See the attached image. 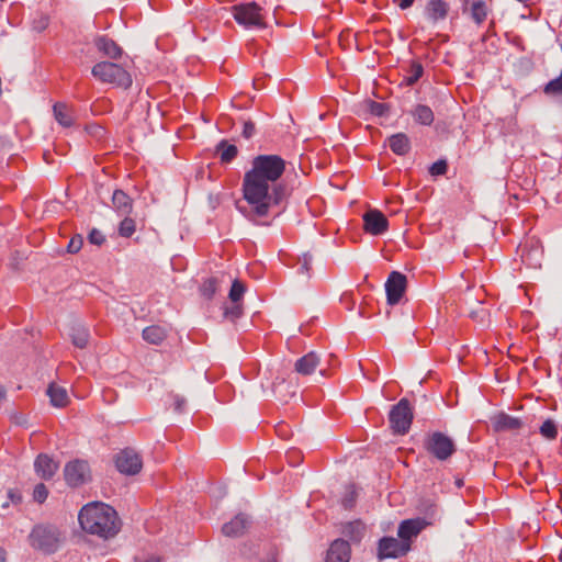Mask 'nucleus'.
I'll list each match as a JSON object with an SVG mask.
<instances>
[{"instance_id":"5701e85b","label":"nucleus","mask_w":562,"mask_h":562,"mask_svg":"<svg viewBox=\"0 0 562 562\" xmlns=\"http://www.w3.org/2000/svg\"><path fill=\"white\" fill-rule=\"evenodd\" d=\"M112 203L121 215H128L132 212V199L122 190H115L112 195Z\"/></svg>"},{"instance_id":"a19ab883","label":"nucleus","mask_w":562,"mask_h":562,"mask_svg":"<svg viewBox=\"0 0 562 562\" xmlns=\"http://www.w3.org/2000/svg\"><path fill=\"white\" fill-rule=\"evenodd\" d=\"M231 308H226L224 315L231 319L238 318L241 315V305L239 303H233Z\"/></svg>"},{"instance_id":"1a4fd4ad","label":"nucleus","mask_w":562,"mask_h":562,"mask_svg":"<svg viewBox=\"0 0 562 562\" xmlns=\"http://www.w3.org/2000/svg\"><path fill=\"white\" fill-rule=\"evenodd\" d=\"M411 550V544L402 541L401 538L384 537L379 541V559L398 558L405 555Z\"/></svg>"},{"instance_id":"f704fd0d","label":"nucleus","mask_w":562,"mask_h":562,"mask_svg":"<svg viewBox=\"0 0 562 562\" xmlns=\"http://www.w3.org/2000/svg\"><path fill=\"white\" fill-rule=\"evenodd\" d=\"M546 94H561L562 95V70L558 78L550 80L544 89Z\"/></svg>"},{"instance_id":"4be33fe9","label":"nucleus","mask_w":562,"mask_h":562,"mask_svg":"<svg viewBox=\"0 0 562 562\" xmlns=\"http://www.w3.org/2000/svg\"><path fill=\"white\" fill-rule=\"evenodd\" d=\"M97 48L110 58L117 59L122 55V48L111 38L102 36L95 41Z\"/></svg>"},{"instance_id":"72a5a7b5","label":"nucleus","mask_w":562,"mask_h":562,"mask_svg":"<svg viewBox=\"0 0 562 562\" xmlns=\"http://www.w3.org/2000/svg\"><path fill=\"white\" fill-rule=\"evenodd\" d=\"M540 434L547 439H555L558 429L553 420L547 419L540 427Z\"/></svg>"},{"instance_id":"bb28decb","label":"nucleus","mask_w":562,"mask_h":562,"mask_svg":"<svg viewBox=\"0 0 562 562\" xmlns=\"http://www.w3.org/2000/svg\"><path fill=\"white\" fill-rule=\"evenodd\" d=\"M413 116L416 122L423 125H430L434 122L432 110L427 105H417L413 111Z\"/></svg>"},{"instance_id":"f3484780","label":"nucleus","mask_w":562,"mask_h":562,"mask_svg":"<svg viewBox=\"0 0 562 562\" xmlns=\"http://www.w3.org/2000/svg\"><path fill=\"white\" fill-rule=\"evenodd\" d=\"M493 427L496 431H514L521 428L522 423L519 418L506 413H499L492 418Z\"/></svg>"},{"instance_id":"79ce46f5","label":"nucleus","mask_w":562,"mask_h":562,"mask_svg":"<svg viewBox=\"0 0 562 562\" xmlns=\"http://www.w3.org/2000/svg\"><path fill=\"white\" fill-rule=\"evenodd\" d=\"M88 238L91 244L98 245V246L102 245L105 240L103 234L95 228L90 232Z\"/></svg>"},{"instance_id":"7ed1b4c3","label":"nucleus","mask_w":562,"mask_h":562,"mask_svg":"<svg viewBox=\"0 0 562 562\" xmlns=\"http://www.w3.org/2000/svg\"><path fill=\"white\" fill-rule=\"evenodd\" d=\"M64 540L65 533L55 526H37L30 535L31 546L44 553L56 552Z\"/></svg>"},{"instance_id":"aec40b11","label":"nucleus","mask_w":562,"mask_h":562,"mask_svg":"<svg viewBox=\"0 0 562 562\" xmlns=\"http://www.w3.org/2000/svg\"><path fill=\"white\" fill-rule=\"evenodd\" d=\"M319 364V358L315 352H308L295 362V371L303 375H308L315 371Z\"/></svg>"},{"instance_id":"a211bd4d","label":"nucleus","mask_w":562,"mask_h":562,"mask_svg":"<svg viewBox=\"0 0 562 562\" xmlns=\"http://www.w3.org/2000/svg\"><path fill=\"white\" fill-rule=\"evenodd\" d=\"M248 526V519L245 515L239 514L235 516L231 521L224 524L222 532L226 537H239L241 536Z\"/></svg>"},{"instance_id":"58836bf2","label":"nucleus","mask_w":562,"mask_h":562,"mask_svg":"<svg viewBox=\"0 0 562 562\" xmlns=\"http://www.w3.org/2000/svg\"><path fill=\"white\" fill-rule=\"evenodd\" d=\"M82 245V237L80 235H76L70 239L67 248L70 254H76L81 249Z\"/></svg>"},{"instance_id":"09e8293b","label":"nucleus","mask_w":562,"mask_h":562,"mask_svg":"<svg viewBox=\"0 0 562 562\" xmlns=\"http://www.w3.org/2000/svg\"><path fill=\"white\" fill-rule=\"evenodd\" d=\"M0 562H5V551L0 549Z\"/></svg>"},{"instance_id":"a878e982","label":"nucleus","mask_w":562,"mask_h":562,"mask_svg":"<svg viewBox=\"0 0 562 562\" xmlns=\"http://www.w3.org/2000/svg\"><path fill=\"white\" fill-rule=\"evenodd\" d=\"M470 10L471 16L476 24H482L488 15L487 4L483 0L473 1Z\"/></svg>"},{"instance_id":"f8f14e48","label":"nucleus","mask_w":562,"mask_h":562,"mask_svg":"<svg viewBox=\"0 0 562 562\" xmlns=\"http://www.w3.org/2000/svg\"><path fill=\"white\" fill-rule=\"evenodd\" d=\"M406 290V277L397 271L391 272L386 282H385V291L387 303L391 305H395L400 303Z\"/></svg>"},{"instance_id":"3c124183","label":"nucleus","mask_w":562,"mask_h":562,"mask_svg":"<svg viewBox=\"0 0 562 562\" xmlns=\"http://www.w3.org/2000/svg\"><path fill=\"white\" fill-rule=\"evenodd\" d=\"M183 404H184V402H183V401H182V402H178V403H177V409H179V411H180Z\"/></svg>"},{"instance_id":"a18cd8bd","label":"nucleus","mask_w":562,"mask_h":562,"mask_svg":"<svg viewBox=\"0 0 562 562\" xmlns=\"http://www.w3.org/2000/svg\"><path fill=\"white\" fill-rule=\"evenodd\" d=\"M289 461L294 465L299 464L302 460L301 453L297 450H291L288 452Z\"/></svg>"},{"instance_id":"39448f33","label":"nucleus","mask_w":562,"mask_h":562,"mask_svg":"<svg viewBox=\"0 0 562 562\" xmlns=\"http://www.w3.org/2000/svg\"><path fill=\"white\" fill-rule=\"evenodd\" d=\"M232 12L236 22L247 29L266 26V16L256 2L236 4L232 8Z\"/></svg>"},{"instance_id":"c03bdc74","label":"nucleus","mask_w":562,"mask_h":562,"mask_svg":"<svg viewBox=\"0 0 562 562\" xmlns=\"http://www.w3.org/2000/svg\"><path fill=\"white\" fill-rule=\"evenodd\" d=\"M135 562H161V559L155 554H142L135 559Z\"/></svg>"},{"instance_id":"b1692460","label":"nucleus","mask_w":562,"mask_h":562,"mask_svg":"<svg viewBox=\"0 0 562 562\" xmlns=\"http://www.w3.org/2000/svg\"><path fill=\"white\" fill-rule=\"evenodd\" d=\"M391 150L396 155H405L411 149V142L404 133H397L387 139Z\"/></svg>"},{"instance_id":"e433bc0d","label":"nucleus","mask_w":562,"mask_h":562,"mask_svg":"<svg viewBox=\"0 0 562 562\" xmlns=\"http://www.w3.org/2000/svg\"><path fill=\"white\" fill-rule=\"evenodd\" d=\"M356 498H357L356 487L353 485H350L346 488V493L341 501V504L346 509H350L353 506Z\"/></svg>"},{"instance_id":"393cba45","label":"nucleus","mask_w":562,"mask_h":562,"mask_svg":"<svg viewBox=\"0 0 562 562\" xmlns=\"http://www.w3.org/2000/svg\"><path fill=\"white\" fill-rule=\"evenodd\" d=\"M166 328L159 325H151L143 330V338L148 344L159 345L166 339Z\"/></svg>"},{"instance_id":"6e6552de","label":"nucleus","mask_w":562,"mask_h":562,"mask_svg":"<svg viewBox=\"0 0 562 562\" xmlns=\"http://www.w3.org/2000/svg\"><path fill=\"white\" fill-rule=\"evenodd\" d=\"M64 475L67 484L72 487L86 484L91 479L89 464L83 460L68 462L65 467Z\"/></svg>"},{"instance_id":"473e14b6","label":"nucleus","mask_w":562,"mask_h":562,"mask_svg":"<svg viewBox=\"0 0 562 562\" xmlns=\"http://www.w3.org/2000/svg\"><path fill=\"white\" fill-rule=\"evenodd\" d=\"M216 291H217V281L214 278H210V279L205 280L200 288V292H201L202 296H204L207 300H211L214 296V294L216 293Z\"/></svg>"},{"instance_id":"2eb2a0df","label":"nucleus","mask_w":562,"mask_h":562,"mask_svg":"<svg viewBox=\"0 0 562 562\" xmlns=\"http://www.w3.org/2000/svg\"><path fill=\"white\" fill-rule=\"evenodd\" d=\"M449 3L445 0H428L425 7V16L428 21L436 24L446 20L449 12Z\"/></svg>"},{"instance_id":"0eeeda50","label":"nucleus","mask_w":562,"mask_h":562,"mask_svg":"<svg viewBox=\"0 0 562 562\" xmlns=\"http://www.w3.org/2000/svg\"><path fill=\"white\" fill-rule=\"evenodd\" d=\"M425 447L438 460H447L456 450L453 441L438 431L428 436Z\"/></svg>"},{"instance_id":"ea45409f","label":"nucleus","mask_w":562,"mask_h":562,"mask_svg":"<svg viewBox=\"0 0 562 562\" xmlns=\"http://www.w3.org/2000/svg\"><path fill=\"white\" fill-rule=\"evenodd\" d=\"M447 171V164L443 160L436 161L430 167V173L432 176H441Z\"/></svg>"},{"instance_id":"9b49d317","label":"nucleus","mask_w":562,"mask_h":562,"mask_svg":"<svg viewBox=\"0 0 562 562\" xmlns=\"http://www.w3.org/2000/svg\"><path fill=\"white\" fill-rule=\"evenodd\" d=\"M363 229L366 233L378 236L384 234L389 229V221L386 216L376 209L368 210L363 216Z\"/></svg>"},{"instance_id":"4c0bfd02","label":"nucleus","mask_w":562,"mask_h":562,"mask_svg":"<svg viewBox=\"0 0 562 562\" xmlns=\"http://www.w3.org/2000/svg\"><path fill=\"white\" fill-rule=\"evenodd\" d=\"M48 496V491L43 483L37 484L33 491V498L38 503H44Z\"/></svg>"},{"instance_id":"49530a36","label":"nucleus","mask_w":562,"mask_h":562,"mask_svg":"<svg viewBox=\"0 0 562 562\" xmlns=\"http://www.w3.org/2000/svg\"><path fill=\"white\" fill-rule=\"evenodd\" d=\"M414 1L415 0H398V7L403 10L407 9L414 3Z\"/></svg>"},{"instance_id":"20e7f679","label":"nucleus","mask_w":562,"mask_h":562,"mask_svg":"<svg viewBox=\"0 0 562 562\" xmlns=\"http://www.w3.org/2000/svg\"><path fill=\"white\" fill-rule=\"evenodd\" d=\"M92 75L104 83L128 88L132 85L130 74L120 65L109 61H101L93 66Z\"/></svg>"},{"instance_id":"c9c22d12","label":"nucleus","mask_w":562,"mask_h":562,"mask_svg":"<svg viewBox=\"0 0 562 562\" xmlns=\"http://www.w3.org/2000/svg\"><path fill=\"white\" fill-rule=\"evenodd\" d=\"M71 338L75 346L79 348H85L88 344L89 334L86 329L80 328L74 331Z\"/></svg>"},{"instance_id":"4468645a","label":"nucleus","mask_w":562,"mask_h":562,"mask_svg":"<svg viewBox=\"0 0 562 562\" xmlns=\"http://www.w3.org/2000/svg\"><path fill=\"white\" fill-rule=\"evenodd\" d=\"M350 554L351 550L348 541L336 539L327 551L325 562H349Z\"/></svg>"},{"instance_id":"2f4dec72","label":"nucleus","mask_w":562,"mask_h":562,"mask_svg":"<svg viewBox=\"0 0 562 562\" xmlns=\"http://www.w3.org/2000/svg\"><path fill=\"white\" fill-rule=\"evenodd\" d=\"M423 74H424V68H423L422 64L417 63V61L412 63L409 70H408V76L405 79L407 85L412 86L415 82H417L419 80V78L423 76Z\"/></svg>"},{"instance_id":"8fccbe9b","label":"nucleus","mask_w":562,"mask_h":562,"mask_svg":"<svg viewBox=\"0 0 562 562\" xmlns=\"http://www.w3.org/2000/svg\"><path fill=\"white\" fill-rule=\"evenodd\" d=\"M5 396V390L3 386L0 385V400H2Z\"/></svg>"},{"instance_id":"c85d7f7f","label":"nucleus","mask_w":562,"mask_h":562,"mask_svg":"<svg viewBox=\"0 0 562 562\" xmlns=\"http://www.w3.org/2000/svg\"><path fill=\"white\" fill-rule=\"evenodd\" d=\"M136 232V222L132 217L126 216L119 225V234L128 238Z\"/></svg>"},{"instance_id":"ddd939ff","label":"nucleus","mask_w":562,"mask_h":562,"mask_svg":"<svg viewBox=\"0 0 562 562\" xmlns=\"http://www.w3.org/2000/svg\"><path fill=\"white\" fill-rule=\"evenodd\" d=\"M429 525V521L419 517L403 520L398 526L397 536L402 541H405L407 544H412L413 539L417 538V536Z\"/></svg>"},{"instance_id":"7c9ffc66","label":"nucleus","mask_w":562,"mask_h":562,"mask_svg":"<svg viewBox=\"0 0 562 562\" xmlns=\"http://www.w3.org/2000/svg\"><path fill=\"white\" fill-rule=\"evenodd\" d=\"M246 288L243 282L235 280L229 291V300L233 303H239L245 294Z\"/></svg>"},{"instance_id":"603ef678","label":"nucleus","mask_w":562,"mask_h":562,"mask_svg":"<svg viewBox=\"0 0 562 562\" xmlns=\"http://www.w3.org/2000/svg\"><path fill=\"white\" fill-rule=\"evenodd\" d=\"M9 496H10L12 499H14V495H13V493H12V492H10Z\"/></svg>"},{"instance_id":"412c9836","label":"nucleus","mask_w":562,"mask_h":562,"mask_svg":"<svg viewBox=\"0 0 562 562\" xmlns=\"http://www.w3.org/2000/svg\"><path fill=\"white\" fill-rule=\"evenodd\" d=\"M54 116L56 121L64 127H69L74 124V111L66 103H55L53 106Z\"/></svg>"},{"instance_id":"f257e3e1","label":"nucleus","mask_w":562,"mask_h":562,"mask_svg":"<svg viewBox=\"0 0 562 562\" xmlns=\"http://www.w3.org/2000/svg\"><path fill=\"white\" fill-rule=\"evenodd\" d=\"M285 170V161L278 155H259L244 173L243 199L255 218H276L286 206L289 193L279 180Z\"/></svg>"},{"instance_id":"423d86ee","label":"nucleus","mask_w":562,"mask_h":562,"mask_svg":"<svg viewBox=\"0 0 562 562\" xmlns=\"http://www.w3.org/2000/svg\"><path fill=\"white\" fill-rule=\"evenodd\" d=\"M413 412L409 402L402 398L390 412V424L394 432L404 435L412 425Z\"/></svg>"},{"instance_id":"6ab92c4d","label":"nucleus","mask_w":562,"mask_h":562,"mask_svg":"<svg viewBox=\"0 0 562 562\" xmlns=\"http://www.w3.org/2000/svg\"><path fill=\"white\" fill-rule=\"evenodd\" d=\"M47 395L50 404L55 407H66L69 404L67 390L56 383H50L47 387Z\"/></svg>"},{"instance_id":"dca6fc26","label":"nucleus","mask_w":562,"mask_h":562,"mask_svg":"<svg viewBox=\"0 0 562 562\" xmlns=\"http://www.w3.org/2000/svg\"><path fill=\"white\" fill-rule=\"evenodd\" d=\"M34 468L41 479L49 480L57 472L58 464L47 454H40L34 462Z\"/></svg>"},{"instance_id":"cd10ccee","label":"nucleus","mask_w":562,"mask_h":562,"mask_svg":"<svg viewBox=\"0 0 562 562\" xmlns=\"http://www.w3.org/2000/svg\"><path fill=\"white\" fill-rule=\"evenodd\" d=\"M217 153L220 154L221 161L224 164H229L234 160L238 154V149L233 144H227L226 142H221L217 146Z\"/></svg>"},{"instance_id":"37998d69","label":"nucleus","mask_w":562,"mask_h":562,"mask_svg":"<svg viewBox=\"0 0 562 562\" xmlns=\"http://www.w3.org/2000/svg\"><path fill=\"white\" fill-rule=\"evenodd\" d=\"M255 134V124L252 122H245L243 128V135L246 138L252 137Z\"/></svg>"},{"instance_id":"9d476101","label":"nucleus","mask_w":562,"mask_h":562,"mask_svg":"<svg viewBox=\"0 0 562 562\" xmlns=\"http://www.w3.org/2000/svg\"><path fill=\"white\" fill-rule=\"evenodd\" d=\"M116 469L127 475L137 474L143 467V462L137 452L132 449H124L115 458Z\"/></svg>"},{"instance_id":"f03ea898","label":"nucleus","mask_w":562,"mask_h":562,"mask_svg":"<svg viewBox=\"0 0 562 562\" xmlns=\"http://www.w3.org/2000/svg\"><path fill=\"white\" fill-rule=\"evenodd\" d=\"M78 520L86 532L104 539L114 537L121 527L117 513L101 502L85 505L79 512Z\"/></svg>"},{"instance_id":"de8ad7c7","label":"nucleus","mask_w":562,"mask_h":562,"mask_svg":"<svg viewBox=\"0 0 562 562\" xmlns=\"http://www.w3.org/2000/svg\"><path fill=\"white\" fill-rule=\"evenodd\" d=\"M285 427H286V425H284V424H280V425L278 426L277 431H278V434H279L280 436H283V434H284V430H283V429H284Z\"/></svg>"},{"instance_id":"c756f323","label":"nucleus","mask_w":562,"mask_h":562,"mask_svg":"<svg viewBox=\"0 0 562 562\" xmlns=\"http://www.w3.org/2000/svg\"><path fill=\"white\" fill-rule=\"evenodd\" d=\"M346 533L350 536L351 540L360 541L364 533V525L360 521L348 524Z\"/></svg>"}]
</instances>
